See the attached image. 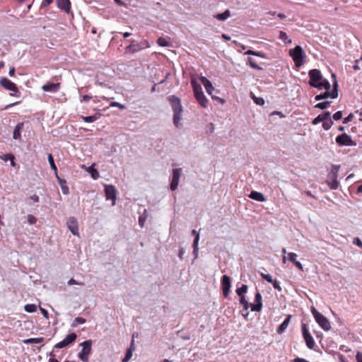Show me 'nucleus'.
I'll list each match as a JSON object with an SVG mask.
<instances>
[{"label": "nucleus", "mask_w": 362, "mask_h": 362, "mask_svg": "<svg viewBox=\"0 0 362 362\" xmlns=\"http://www.w3.org/2000/svg\"><path fill=\"white\" fill-rule=\"evenodd\" d=\"M309 76V85L311 87L322 89H330L331 85L329 82L323 78L320 71L319 69H311L308 72Z\"/></svg>", "instance_id": "obj_1"}, {"label": "nucleus", "mask_w": 362, "mask_h": 362, "mask_svg": "<svg viewBox=\"0 0 362 362\" xmlns=\"http://www.w3.org/2000/svg\"><path fill=\"white\" fill-rule=\"evenodd\" d=\"M168 100L173 111V123L176 127H178L182 119V114L183 112L181 100L175 95L169 96Z\"/></svg>", "instance_id": "obj_2"}, {"label": "nucleus", "mask_w": 362, "mask_h": 362, "mask_svg": "<svg viewBox=\"0 0 362 362\" xmlns=\"http://www.w3.org/2000/svg\"><path fill=\"white\" fill-rule=\"evenodd\" d=\"M190 83L192 86L196 100L202 107H206L209 100L204 95L201 85L198 83L194 77L191 78Z\"/></svg>", "instance_id": "obj_3"}, {"label": "nucleus", "mask_w": 362, "mask_h": 362, "mask_svg": "<svg viewBox=\"0 0 362 362\" xmlns=\"http://www.w3.org/2000/svg\"><path fill=\"white\" fill-rule=\"evenodd\" d=\"M289 55L293 59L296 67H300L304 64L306 54L300 45H296L293 49H291Z\"/></svg>", "instance_id": "obj_4"}, {"label": "nucleus", "mask_w": 362, "mask_h": 362, "mask_svg": "<svg viewBox=\"0 0 362 362\" xmlns=\"http://www.w3.org/2000/svg\"><path fill=\"white\" fill-rule=\"evenodd\" d=\"M340 169V165H333L332 169L328 174V180L327 184L329 186L330 189H336L339 187V182L337 181L338 173Z\"/></svg>", "instance_id": "obj_5"}, {"label": "nucleus", "mask_w": 362, "mask_h": 362, "mask_svg": "<svg viewBox=\"0 0 362 362\" xmlns=\"http://www.w3.org/2000/svg\"><path fill=\"white\" fill-rule=\"evenodd\" d=\"M150 47L149 42L144 40L139 42H137L135 40H132L129 45L126 47L125 52L129 54H133L138 52L142 49L146 48H148Z\"/></svg>", "instance_id": "obj_6"}, {"label": "nucleus", "mask_w": 362, "mask_h": 362, "mask_svg": "<svg viewBox=\"0 0 362 362\" xmlns=\"http://www.w3.org/2000/svg\"><path fill=\"white\" fill-rule=\"evenodd\" d=\"M312 313L317 324L325 331L330 329L331 325L329 321L315 308H312Z\"/></svg>", "instance_id": "obj_7"}, {"label": "nucleus", "mask_w": 362, "mask_h": 362, "mask_svg": "<svg viewBox=\"0 0 362 362\" xmlns=\"http://www.w3.org/2000/svg\"><path fill=\"white\" fill-rule=\"evenodd\" d=\"M80 346L82 347L81 352L78 354V358L83 362L88 361V356L91 350V341H84Z\"/></svg>", "instance_id": "obj_8"}, {"label": "nucleus", "mask_w": 362, "mask_h": 362, "mask_svg": "<svg viewBox=\"0 0 362 362\" xmlns=\"http://www.w3.org/2000/svg\"><path fill=\"white\" fill-rule=\"evenodd\" d=\"M0 85L6 90L13 91L14 93L11 94V95H16V93H18L17 96H19V90L16 85L12 82L11 80L6 77H3L0 79Z\"/></svg>", "instance_id": "obj_9"}, {"label": "nucleus", "mask_w": 362, "mask_h": 362, "mask_svg": "<svg viewBox=\"0 0 362 362\" xmlns=\"http://www.w3.org/2000/svg\"><path fill=\"white\" fill-rule=\"evenodd\" d=\"M335 141H336V143L339 146H353L356 145V141H353L351 136H349V134H347L346 133H344L342 134L337 136L336 137Z\"/></svg>", "instance_id": "obj_10"}, {"label": "nucleus", "mask_w": 362, "mask_h": 362, "mask_svg": "<svg viewBox=\"0 0 362 362\" xmlns=\"http://www.w3.org/2000/svg\"><path fill=\"white\" fill-rule=\"evenodd\" d=\"M332 77L334 78V79L333 82V89L332 92L329 91L330 89H325V92L324 93H322L323 99H327L328 98L335 99L338 97V83L337 81L336 75L334 74H332Z\"/></svg>", "instance_id": "obj_11"}, {"label": "nucleus", "mask_w": 362, "mask_h": 362, "mask_svg": "<svg viewBox=\"0 0 362 362\" xmlns=\"http://www.w3.org/2000/svg\"><path fill=\"white\" fill-rule=\"evenodd\" d=\"M221 282L223 295L225 298H228L231 287V279L228 276L223 275Z\"/></svg>", "instance_id": "obj_12"}, {"label": "nucleus", "mask_w": 362, "mask_h": 362, "mask_svg": "<svg viewBox=\"0 0 362 362\" xmlns=\"http://www.w3.org/2000/svg\"><path fill=\"white\" fill-rule=\"evenodd\" d=\"M56 4L58 8L69 14L71 13V4L70 0H56Z\"/></svg>", "instance_id": "obj_13"}, {"label": "nucleus", "mask_w": 362, "mask_h": 362, "mask_svg": "<svg viewBox=\"0 0 362 362\" xmlns=\"http://www.w3.org/2000/svg\"><path fill=\"white\" fill-rule=\"evenodd\" d=\"M181 175V169L180 168H175L173 170V178L170 183V189L173 191L177 189L179 180Z\"/></svg>", "instance_id": "obj_14"}, {"label": "nucleus", "mask_w": 362, "mask_h": 362, "mask_svg": "<svg viewBox=\"0 0 362 362\" xmlns=\"http://www.w3.org/2000/svg\"><path fill=\"white\" fill-rule=\"evenodd\" d=\"M67 226L69 229L71 230L73 235H78V222L76 218L70 217L68 218L66 222Z\"/></svg>", "instance_id": "obj_15"}, {"label": "nucleus", "mask_w": 362, "mask_h": 362, "mask_svg": "<svg viewBox=\"0 0 362 362\" xmlns=\"http://www.w3.org/2000/svg\"><path fill=\"white\" fill-rule=\"evenodd\" d=\"M255 304H251V310L255 312H259L262 308V296L258 290L255 296Z\"/></svg>", "instance_id": "obj_16"}, {"label": "nucleus", "mask_w": 362, "mask_h": 362, "mask_svg": "<svg viewBox=\"0 0 362 362\" xmlns=\"http://www.w3.org/2000/svg\"><path fill=\"white\" fill-rule=\"evenodd\" d=\"M61 87L60 83H49L47 82V83L44 84L42 87V89L45 92H52V93H57Z\"/></svg>", "instance_id": "obj_17"}, {"label": "nucleus", "mask_w": 362, "mask_h": 362, "mask_svg": "<svg viewBox=\"0 0 362 362\" xmlns=\"http://www.w3.org/2000/svg\"><path fill=\"white\" fill-rule=\"evenodd\" d=\"M105 192L107 199L115 200L116 198V189L113 185H106Z\"/></svg>", "instance_id": "obj_18"}, {"label": "nucleus", "mask_w": 362, "mask_h": 362, "mask_svg": "<svg viewBox=\"0 0 362 362\" xmlns=\"http://www.w3.org/2000/svg\"><path fill=\"white\" fill-rule=\"evenodd\" d=\"M199 80L201 83L204 85L205 87V89L208 94L211 95L213 90H214L211 81L206 78L205 76H201L199 78Z\"/></svg>", "instance_id": "obj_19"}, {"label": "nucleus", "mask_w": 362, "mask_h": 362, "mask_svg": "<svg viewBox=\"0 0 362 362\" xmlns=\"http://www.w3.org/2000/svg\"><path fill=\"white\" fill-rule=\"evenodd\" d=\"M297 255L294 252L288 253V259L298 269L303 271V267L302 264L296 259Z\"/></svg>", "instance_id": "obj_20"}, {"label": "nucleus", "mask_w": 362, "mask_h": 362, "mask_svg": "<svg viewBox=\"0 0 362 362\" xmlns=\"http://www.w3.org/2000/svg\"><path fill=\"white\" fill-rule=\"evenodd\" d=\"M248 197L250 199L256 200L257 202H263L266 201V198L264 197L263 194L257 191H252L250 194L248 195Z\"/></svg>", "instance_id": "obj_21"}, {"label": "nucleus", "mask_w": 362, "mask_h": 362, "mask_svg": "<svg viewBox=\"0 0 362 362\" xmlns=\"http://www.w3.org/2000/svg\"><path fill=\"white\" fill-rule=\"evenodd\" d=\"M24 126L23 122L18 123L14 129L13 134V138L16 140H21V130L23 129Z\"/></svg>", "instance_id": "obj_22"}, {"label": "nucleus", "mask_w": 362, "mask_h": 362, "mask_svg": "<svg viewBox=\"0 0 362 362\" xmlns=\"http://www.w3.org/2000/svg\"><path fill=\"white\" fill-rule=\"evenodd\" d=\"M134 350H135L134 343V341H132L129 347L127 349V350L126 351L125 356L123 358L122 361L128 362L132 357V354Z\"/></svg>", "instance_id": "obj_23"}, {"label": "nucleus", "mask_w": 362, "mask_h": 362, "mask_svg": "<svg viewBox=\"0 0 362 362\" xmlns=\"http://www.w3.org/2000/svg\"><path fill=\"white\" fill-rule=\"evenodd\" d=\"M291 318V315H290L286 317V318L284 320V321L278 327V329H277L278 333L281 334L282 332H284L285 331V329L287 328V327L290 322Z\"/></svg>", "instance_id": "obj_24"}, {"label": "nucleus", "mask_w": 362, "mask_h": 362, "mask_svg": "<svg viewBox=\"0 0 362 362\" xmlns=\"http://www.w3.org/2000/svg\"><path fill=\"white\" fill-rule=\"evenodd\" d=\"M101 117V114L100 113H97V114H95L93 115H91V116H81V119L85 122H93L95 121H96L97 119H98L100 117Z\"/></svg>", "instance_id": "obj_25"}, {"label": "nucleus", "mask_w": 362, "mask_h": 362, "mask_svg": "<svg viewBox=\"0 0 362 362\" xmlns=\"http://www.w3.org/2000/svg\"><path fill=\"white\" fill-rule=\"evenodd\" d=\"M192 233L193 235L195 236L194 243H193V248H194V253L197 255L198 252V242L199 240V233L196 230H192Z\"/></svg>", "instance_id": "obj_26"}, {"label": "nucleus", "mask_w": 362, "mask_h": 362, "mask_svg": "<svg viewBox=\"0 0 362 362\" xmlns=\"http://www.w3.org/2000/svg\"><path fill=\"white\" fill-rule=\"evenodd\" d=\"M157 43L160 47H170L171 42L169 37H159L157 40Z\"/></svg>", "instance_id": "obj_27"}, {"label": "nucleus", "mask_w": 362, "mask_h": 362, "mask_svg": "<svg viewBox=\"0 0 362 362\" xmlns=\"http://www.w3.org/2000/svg\"><path fill=\"white\" fill-rule=\"evenodd\" d=\"M57 177L58 179V181H59V183L60 187L62 188V191L63 194H68L69 192V187L66 185V180L59 178L57 175Z\"/></svg>", "instance_id": "obj_28"}, {"label": "nucleus", "mask_w": 362, "mask_h": 362, "mask_svg": "<svg viewBox=\"0 0 362 362\" xmlns=\"http://www.w3.org/2000/svg\"><path fill=\"white\" fill-rule=\"evenodd\" d=\"M230 11L226 10L222 13H218V14L215 15L214 18H216L217 20L223 21L226 20L228 17H230Z\"/></svg>", "instance_id": "obj_29"}, {"label": "nucleus", "mask_w": 362, "mask_h": 362, "mask_svg": "<svg viewBox=\"0 0 362 362\" xmlns=\"http://www.w3.org/2000/svg\"><path fill=\"white\" fill-rule=\"evenodd\" d=\"M302 333L304 337V339H313V337L310 334L308 328L305 323H302Z\"/></svg>", "instance_id": "obj_30"}, {"label": "nucleus", "mask_w": 362, "mask_h": 362, "mask_svg": "<svg viewBox=\"0 0 362 362\" xmlns=\"http://www.w3.org/2000/svg\"><path fill=\"white\" fill-rule=\"evenodd\" d=\"M240 303L243 305V310L247 311L249 308H251V304L246 300L245 296H240Z\"/></svg>", "instance_id": "obj_31"}, {"label": "nucleus", "mask_w": 362, "mask_h": 362, "mask_svg": "<svg viewBox=\"0 0 362 362\" xmlns=\"http://www.w3.org/2000/svg\"><path fill=\"white\" fill-rule=\"evenodd\" d=\"M279 38L284 41L286 44L291 43V40L288 38L287 34L284 31H280Z\"/></svg>", "instance_id": "obj_32"}, {"label": "nucleus", "mask_w": 362, "mask_h": 362, "mask_svg": "<svg viewBox=\"0 0 362 362\" xmlns=\"http://www.w3.org/2000/svg\"><path fill=\"white\" fill-rule=\"evenodd\" d=\"M245 54L257 56L262 58H265V54L261 52H257L252 49H248Z\"/></svg>", "instance_id": "obj_33"}, {"label": "nucleus", "mask_w": 362, "mask_h": 362, "mask_svg": "<svg viewBox=\"0 0 362 362\" xmlns=\"http://www.w3.org/2000/svg\"><path fill=\"white\" fill-rule=\"evenodd\" d=\"M48 161H49V164H50V167H51V168H52L53 170H54L55 174H56V175H57V166H56V165H55V163H54L53 156H52V155L51 153H49V154H48Z\"/></svg>", "instance_id": "obj_34"}, {"label": "nucleus", "mask_w": 362, "mask_h": 362, "mask_svg": "<svg viewBox=\"0 0 362 362\" xmlns=\"http://www.w3.org/2000/svg\"><path fill=\"white\" fill-rule=\"evenodd\" d=\"M247 288L248 287L246 284H243L241 287L236 289V293L239 296H244V293H247Z\"/></svg>", "instance_id": "obj_35"}, {"label": "nucleus", "mask_w": 362, "mask_h": 362, "mask_svg": "<svg viewBox=\"0 0 362 362\" xmlns=\"http://www.w3.org/2000/svg\"><path fill=\"white\" fill-rule=\"evenodd\" d=\"M330 103H331V102H329V101H324V102L319 103L317 105H315V107L320 109V110H325L329 106Z\"/></svg>", "instance_id": "obj_36"}, {"label": "nucleus", "mask_w": 362, "mask_h": 362, "mask_svg": "<svg viewBox=\"0 0 362 362\" xmlns=\"http://www.w3.org/2000/svg\"><path fill=\"white\" fill-rule=\"evenodd\" d=\"M71 341H61L54 346L52 351L54 352L57 349H62L66 346Z\"/></svg>", "instance_id": "obj_37"}, {"label": "nucleus", "mask_w": 362, "mask_h": 362, "mask_svg": "<svg viewBox=\"0 0 362 362\" xmlns=\"http://www.w3.org/2000/svg\"><path fill=\"white\" fill-rule=\"evenodd\" d=\"M88 172L90 173L91 177L94 179V180H97L98 177H99V173L98 171L95 169L93 167H90L88 168Z\"/></svg>", "instance_id": "obj_38"}, {"label": "nucleus", "mask_w": 362, "mask_h": 362, "mask_svg": "<svg viewBox=\"0 0 362 362\" xmlns=\"http://www.w3.org/2000/svg\"><path fill=\"white\" fill-rule=\"evenodd\" d=\"M25 310L28 313H34L37 310V306L35 304H27L25 305Z\"/></svg>", "instance_id": "obj_39"}, {"label": "nucleus", "mask_w": 362, "mask_h": 362, "mask_svg": "<svg viewBox=\"0 0 362 362\" xmlns=\"http://www.w3.org/2000/svg\"><path fill=\"white\" fill-rule=\"evenodd\" d=\"M333 125L332 119H327L322 122V127L325 130H329Z\"/></svg>", "instance_id": "obj_40"}, {"label": "nucleus", "mask_w": 362, "mask_h": 362, "mask_svg": "<svg viewBox=\"0 0 362 362\" xmlns=\"http://www.w3.org/2000/svg\"><path fill=\"white\" fill-rule=\"evenodd\" d=\"M248 62L252 68L257 69V70L262 69V68L252 58H249Z\"/></svg>", "instance_id": "obj_41"}, {"label": "nucleus", "mask_w": 362, "mask_h": 362, "mask_svg": "<svg viewBox=\"0 0 362 362\" xmlns=\"http://www.w3.org/2000/svg\"><path fill=\"white\" fill-rule=\"evenodd\" d=\"M110 107H118L119 108L120 110H124L126 109V106L124 105H122L118 102H112L110 104Z\"/></svg>", "instance_id": "obj_42"}, {"label": "nucleus", "mask_w": 362, "mask_h": 362, "mask_svg": "<svg viewBox=\"0 0 362 362\" xmlns=\"http://www.w3.org/2000/svg\"><path fill=\"white\" fill-rule=\"evenodd\" d=\"M54 0H42L40 4V8H47L51 4H52Z\"/></svg>", "instance_id": "obj_43"}, {"label": "nucleus", "mask_w": 362, "mask_h": 362, "mask_svg": "<svg viewBox=\"0 0 362 362\" xmlns=\"http://www.w3.org/2000/svg\"><path fill=\"white\" fill-rule=\"evenodd\" d=\"M252 98H253L254 102L257 105H263L264 104V100L262 98H258V97L254 96Z\"/></svg>", "instance_id": "obj_44"}, {"label": "nucleus", "mask_w": 362, "mask_h": 362, "mask_svg": "<svg viewBox=\"0 0 362 362\" xmlns=\"http://www.w3.org/2000/svg\"><path fill=\"white\" fill-rule=\"evenodd\" d=\"M261 276L264 280L267 281L269 283H271L273 281L272 277L270 274H266L264 273H261Z\"/></svg>", "instance_id": "obj_45"}, {"label": "nucleus", "mask_w": 362, "mask_h": 362, "mask_svg": "<svg viewBox=\"0 0 362 362\" xmlns=\"http://www.w3.org/2000/svg\"><path fill=\"white\" fill-rule=\"evenodd\" d=\"M271 284L273 285L274 288L278 290L279 291H281L282 290L281 286H280V284L278 281L273 280L272 282H271Z\"/></svg>", "instance_id": "obj_46"}, {"label": "nucleus", "mask_w": 362, "mask_h": 362, "mask_svg": "<svg viewBox=\"0 0 362 362\" xmlns=\"http://www.w3.org/2000/svg\"><path fill=\"white\" fill-rule=\"evenodd\" d=\"M27 219H28V222L31 225L35 224L37 222V218L31 214H29L28 216Z\"/></svg>", "instance_id": "obj_47"}, {"label": "nucleus", "mask_w": 362, "mask_h": 362, "mask_svg": "<svg viewBox=\"0 0 362 362\" xmlns=\"http://www.w3.org/2000/svg\"><path fill=\"white\" fill-rule=\"evenodd\" d=\"M323 118H322V116L321 115H319L317 117H315L313 122H312V124L313 125H316L318 123L321 122H323Z\"/></svg>", "instance_id": "obj_48"}, {"label": "nucleus", "mask_w": 362, "mask_h": 362, "mask_svg": "<svg viewBox=\"0 0 362 362\" xmlns=\"http://www.w3.org/2000/svg\"><path fill=\"white\" fill-rule=\"evenodd\" d=\"M342 118V112L337 111L333 115V119L336 121L339 120Z\"/></svg>", "instance_id": "obj_49"}, {"label": "nucleus", "mask_w": 362, "mask_h": 362, "mask_svg": "<svg viewBox=\"0 0 362 362\" xmlns=\"http://www.w3.org/2000/svg\"><path fill=\"white\" fill-rule=\"evenodd\" d=\"M354 119V115L350 113L346 117L343 119V124H347L351 122Z\"/></svg>", "instance_id": "obj_50"}, {"label": "nucleus", "mask_w": 362, "mask_h": 362, "mask_svg": "<svg viewBox=\"0 0 362 362\" xmlns=\"http://www.w3.org/2000/svg\"><path fill=\"white\" fill-rule=\"evenodd\" d=\"M68 284L69 286L71 285H80V286H83L84 285V284L83 282H77L75 279H71L69 281H68Z\"/></svg>", "instance_id": "obj_51"}, {"label": "nucleus", "mask_w": 362, "mask_h": 362, "mask_svg": "<svg viewBox=\"0 0 362 362\" xmlns=\"http://www.w3.org/2000/svg\"><path fill=\"white\" fill-rule=\"evenodd\" d=\"M322 116L323 120L331 119V113L329 112H325L322 114H320Z\"/></svg>", "instance_id": "obj_52"}, {"label": "nucleus", "mask_w": 362, "mask_h": 362, "mask_svg": "<svg viewBox=\"0 0 362 362\" xmlns=\"http://www.w3.org/2000/svg\"><path fill=\"white\" fill-rule=\"evenodd\" d=\"M353 243L358 246L359 247L362 248V241L358 238H354L353 240Z\"/></svg>", "instance_id": "obj_53"}, {"label": "nucleus", "mask_w": 362, "mask_h": 362, "mask_svg": "<svg viewBox=\"0 0 362 362\" xmlns=\"http://www.w3.org/2000/svg\"><path fill=\"white\" fill-rule=\"evenodd\" d=\"M74 322L76 324H83L86 322V320L83 317H78L75 318Z\"/></svg>", "instance_id": "obj_54"}, {"label": "nucleus", "mask_w": 362, "mask_h": 362, "mask_svg": "<svg viewBox=\"0 0 362 362\" xmlns=\"http://www.w3.org/2000/svg\"><path fill=\"white\" fill-rule=\"evenodd\" d=\"M91 98H92V97L90 95H84L82 97V98L81 99V103H83V102H88Z\"/></svg>", "instance_id": "obj_55"}, {"label": "nucleus", "mask_w": 362, "mask_h": 362, "mask_svg": "<svg viewBox=\"0 0 362 362\" xmlns=\"http://www.w3.org/2000/svg\"><path fill=\"white\" fill-rule=\"evenodd\" d=\"M306 344L309 349H313L315 346V341H305Z\"/></svg>", "instance_id": "obj_56"}, {"label": "nucleus", "mask_w": 362, "mask_h": 362, "mask_svg": "<svg viewBox=\"0 0 362 362\" xmlns=\"http://www.w3.org/2000/svg\"><path fill=\"white\" fill-rule=\"evenodd\" d=\"M359 62H360V60H359V59H356V60L355 61V64H354V65L353 66V69H354L355 71H358V70H359V69H361V68H360V66H359V65H358Z\"/></svg>", "instance_id": "obj_57"}, {"label": "nucleus", "mask_w": 362, "mask_h": 362, "mask_svg": "<svg viewBox=\"0 0 362 362\" xmlns=\"http://www.w3.org/2000/svg\"><path fill=\"white\" fill-rule=\"evenodd\" d=\"M76 334L72 333V334H68V335L64 338V339H76Z\"/></svg>", "instance_id": "obj_58"}, {"label": "nucleus", "mask_w": 362, "mask_h": 362, "mask_svg": "<svg viewBox=\"0 0 362 362\" xmlns=\"http://www.w3.org/2000/svg\"><path fill=\"white\" fill-rule=\"evenodd\" d=\"M40 311L42 313V314L43 315V316L46 318H48V312L47 310L42 308H40Z\"/></svg>", "instance_id": "obj_59"}, {"label": "nucleus", "mask_w": 362, "mask_h": 362, "mask_svg": "<svg viewBox=\"0 0 362 362\" xmlns=\"http://www.w3.org/2000/svg\"><path fill=\"white\" fill-rule=\"evenodd\" d=\"M8 156H9V153H6L2 156H0V159L3 160L4 161H7V160H8Z\"/></svg>", "instance_id": "obj_60"}, {"label": "nucleus", "mask_w": 362, "mask_h": 362, "mask_svg": "<svg viewBox=\"0 0 362 362\" xmlns=\"http://www.w3.org/2000/svg\"><path fill=\"white\" fill-rule=\"evenodd\" d=\"M15 67H11L10 69H9V71H8V74L10 76H14L15 75Z\"/></svg>", "instance_id": "obj_61"}, {"label": "nucleus", "mask_w": 362, "mask_h": 362, "mask_svg": "<svg viewBox=\"0 0 362 362\" xmlns=\"http://www.w3.org/2000/svg\"><path fill=\"white\" fill-rule=\"evenodd\" d=\"M356 360H357V362H362V353H358L356 354Z\"/></svg>", "instance_id": "obj_62"}, {"label": "nucleus", "mask_w": 362, "mask_h": 362, "mask_svg": "<svg viewBox=\"0 0 362 362\" xmlns=\"http://www.w3.org/2000/svg\"><path fill=\"white\" fill-rule=\"evenodd\" d=\"M293 362H308V361L304 358H297L293 360Z\"/></svg>", "instance_id": "obj_63"}, {"label": "nucleus", "mask_w": 362, "mask_h": 362, "mask_svg": "<svg viewBox=\"0 0 362 362\" xmlns=\"http://www.w3.org/2000/svg\"><path fill=\"white\" fill-rule=\"evenodd\" d=\"M52 357H51L49 360V362H59L54 357H55V355L54 354H52Z\"/></svg>", "instance_id": "obj_64"}]
</instances>
